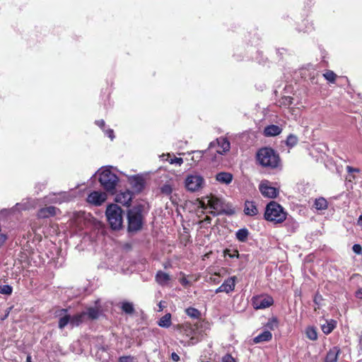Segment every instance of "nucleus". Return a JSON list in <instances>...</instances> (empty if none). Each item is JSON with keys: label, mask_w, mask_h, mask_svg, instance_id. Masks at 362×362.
<instances>
[{"label": "nucleus", "mask_w": 362, "mask_h": 362, "mask_svg": "<svg viewBox=\"0 0 362 362\" xmlns=\"http://www.w3.org/2000/svg\"><path fill=\"white\" fill-rule=\"evenodd\" d=\"M257 160L262 166L272 169L278 168L281 163L279 154L268 147L262 148L257 151Z\"/></svg>", "instance_id": "obj_1"}, {"label": "nucleus", "mask_w": 362, "mask_h": 362, "mask_svg": "<svg viewBox=\"0 0 362 362\" xmlns=\"http://www.w3.org/2000/svg\"><path fill=\"white\" fill-rule=\"evenodd\" d=\"M358 294L359 297H360L361 298H362V291H359Z\"/></svg>", "instance_id": "obj_54"}, {"label": "nucleus", "mask_w": 362, "mask_h": 362, "mask_svg": "<svg viewBox=\"0 0 362 362\" xmlns=\"http://www.w3.org/2000/svg\"><path fill=\"white\" fill-rule=\"evenodd\" d=\"M11 309H12V307H9L6 309L4 317L1 318L2 320H5L8 316Z\"/></svg>", "instance_id": "obj_47"}, {"label": "nucleus", "mask_w": 362, "mask_h": 362, "mask_svg": "<svg viewBox=\"0 0 362 362\" xmlns=\"http://www.w3.org/2000/svg\"><path fill=\"white\" fill-rule=\"evenodd\" d=\"M175 189V182L173 180H168L160 187V191L163 195L170 196Z\"/></svg>", "instance_id": "obj_14"}, {"label": "nucleus", "mask_w": 362, "mask_h": 362, "mask_svg": "<svg viewBox=\"0 0 362 362\" xmlns=\"http://www.w3.org/2000/svg\"><path fill=\"white\" fill-rule=\"evenodd\" d=\"M346 169V171L349 173H359L360 172V170L358 168H353V167L349 166V165H347Z\"/></svg>", "instance_id": "obj_43"}, {"label": "nucleus", "mask_w": 362, "mask_h": 362, "mask_svg": "<svg viewBox=\"0 0 362 362\" xmlns=\"http://www.w3.org/2000/svg\"><path fill=\"white\" fill-rule=\"evenodd\" d=\"M314 206L317 210H325L327 208L328 204L325 198L320 197L315 199Z\"/></svg>", "instance_id": "obj_28"}, {"label": "nucleus", "mask_w": 362, "mask_h": 362, "mask_svg": "<svg viewBox=\"0 0 362 362\" xmlns=\"http://www.w3.org/2000/svg\"><path fill=\"white\" fill-rule=\"evenodd\" d=\"M158 325L161 327H169L171 325V315L170 313H167L163 315L159 320Z\"/></svg>", "instance_id": "obj_26"}, {"label": "nucleus", "mask_w": 362, "mask_h": 362, "mask_svg": "<svg viewBox=\"0 0 362 362\" xmlns=\"http://www.w3.org/2000/svg\"><path fill=\"white\" fill-rule=\"evenodd\" d=\"M54 198L50 200L55 203H62L63 202H68L71 199V197L67 192H60L57 195L54 194Z\"/></svg>", "instance_id": "obj_23"}, {"label": "nucleus", "mask_w": 362, "mask_h": 362, "mask_svg": "<svg viewBox=\"0 0 362 362\" xmlns=\"http://www.w3.org/2000/svg\"><path fill=\"white\" fill-rule=\"evenodd\" d=\"M186 314L193 318V319H199L201 316V313L199 310L194 308H188L185 310Z\"/></svg>", "instance_id": "obj_31"}, {"label": "nucleus", "mask_w": 362, "mask_h": 362, "mask_svg": "<svg viewBox=\"0 0 362 362\" xmlns=\"http://www.w3.org/2000/svg\"><path fill=\"white\" fill-rule=\"evenodd\" d=\"M221 292H224V290L223 288H222V285H221L218 288H217L215 291V293H221Z\"/></svg>", "instance_id": "obj_50"}, {"label": "nucleus", "mask_w": 362, "mask_h": 362, "mask_svg": "<svg viewBox=\"0 0 362 362\" xmlns=\"http://www.w3.org/2000/svg\"><path fill=\"white\" fill-rule=\"evenodd\" d=\"M180 283L183 286H187L189 284V281L186 278H182L180 279Z\"/></svg>", "instance_id": "obj_49"}, {"label": "nucleus", "mask_w": 362, "mask_h": 362, "mask_svg": "<svg viewBox=\"0 0 362 362\" xmlns=\"http://www.w3.org/2000/svg\"><path fill=\"white\" fill-rule=\"evenodd\" d=\"M204 151H194L193 153H194V156H193V159L194 158V156H196L197 158H201L202 156H203V154H204Z\"/></svg>", "instance_id": "obj_44"}, {"label": "nucleus", "mask_w": 362, "mask_h": 362, "mask_svg": "<svg viewBox=\"0 0 362 362\" xmlns=\"http://www.w3.org/2000/svg\"><path fill=\"white\" fill-rule=\"evenodd\" d=\"M128 228L130 231H137L142 226V215L139 208H133L128 211Z\"/></svg>", "instance_id": "obj_6"}, {"label": "nucleus", "mask_w": 362, "mask_h": 362, "mask_svg": "<svg viewBox=\"0 0 362 362\" xmlns=\"http://www.w3.org/2000/svg\"><path fill=\"white\" fill-rule=\"evenodd\" d=\"M155 279L156 281L162 286H166L171 280L168 274L160 270L156 273Z\"/></svg>", "instance_id": "obj_15"}, {"label": "nucleus", "mask_w": 362, "mask_h": 362, "mask_svg": "<svg viewBox=\"0 0 362 362\" xmlns=\"http://www.w3.org/2000/svg\"><path fill=\"white\" fill-rule=\"evenodd\" d=\"M305 334L306 337L310 340L315 341L317 339V330L313 327H308L306 328Z\"/></svg>", "instance_id": "obj_33"}, {"label": "nucleus", "mask_w": 362, "mask_h": 362, "mask_svg": "<svg viewBox=\"0 0 362 362\" xmlns=\"http://www.w3.org/2000/svg\"><path fill=\"white\" fill-rule=\"evenodd\" d=\"M252 305L255 309H264L273 304V298L269 296H259L252 298Z\"/></svg>", "instance_id": "obj_10"}, {"label": "nucleus", "mask_w": 362, "mask_h": 362, "mask_svg": "<svg viewBox=\"0 0 362 362\" xmlns=\"http://www.w3.org/2000/svg\"><path fill=\"white\" fill-rule=\"evenodd\" d=\"M273 322L276 324L277 323V321L276 320H273Z\"/></svg>", "instance_id": "obj_55"}, {"label": "nucleus", "mask_w": 362, "mask_h": 362, "mask_svg": "<svg viewBox=\"0 0 362 362\" xmlns=\"http://www.w3.org/2000/svg\"><path fill=\"white\" fill-rule=\"evenodd\" d=\"M281 132V129L277 125H269L265 127L264 134L267 136H272L279 135Z\"/></svg>", "instance_id": "obj_20"}, {"label": "nucleus", "mask_w": 362, "mask_h": 362, "mask_svg": "<svg viewBox=\"0 0 362 362\" xmlns=\"http://www.w3.org/2000/svg\"><path fill=\"white\" fill-rule=\"evenodd\" d=\"M340 350L338 347H333L327 354L325 362H337Z\"/></svg>", "instance_id": "obj_19"}, {"label": "nucleus", "mask_w": 362, "mask_h": 362, "mask_svg": "<svg viewBox=\"0 0 362 362\" xmlns=\"http://www.w3.org/2000/svg\"><path fill=\"white\" fill-rule=\"evenodd\" d=\"M130 183L136 192H140L144 188V180L138 176H134L130 180Z\"/></svg>", "instance_id": "obj_21"}, {"label": "nucleus", "mask_w": 362, "mask_h": 362, "mask_svg": "<svg viewBox=\"0 0 362 362\" xmlns=\"http://www.w3.org/2000/svg\"><path fill=\"white\" fill-rule=\"evenodd\" d=\"M26 362H32L31 361V356H28L27 358H26Z\"/></svg>", "instance_id": "obj_53"}, {"label": "nucleus", "mask_w": 362, "mask_h": 362, "mask_svg": "<svg viewBox=\"0 0 362 362\" xmlns=\"http://www.w3.org/2000/svg\"><path fill=\"white\" fill-rule=\"evenodd\" d=\"M13 291V288L9 285L0 286V293L11 295Z\"/></svg>", "instance_id": "obj_37"}, {"label": "nucleus", "mask_w": 362, "mask_h": 362, "mask_svg": "<svg viewBox=\"0 0 362 362\" xmlns=\"http://www.w3.org/2000/svg\"><path fill=\"white\" fill-rule=\"evenodd\" d=\"M83 215H84V213H78V214H76V216L77 218L80 219V218H83Z\"/></svg>", "instance_id": "obj_51"}, {"label": "nucleus", "mask_w": 362, "mask_h": 362, "mask_svg": "<svg viewBox=\"0 0 362 362\" xmlns=\"http://www.w3.org/2000/svg\"><path fill=\"white\" fill-rule=\"evenodd\" d=\"M86 313L89 319L95 320L99 317L100 311L96 308H89Z\"/></svg>", "instance_id": "obj_30"}, {"label": "nucleus", "mask_w": 362, "mask_h": 362, "mask_svg": "<svg viewBox=\"0 0 362 362\" xmlns=\"http://www.w3.org/2000/svg\"><path fill=\"white\" fill-rule=\"evenodd\" d=\"M170 164H177L180 166L183 163V159L182 158L175 157L174 158H170L169 160Z\"/></svg>", "instance_id": "obj_39"}, {"label": "nucleus", "mask_w": 362, "mask_h": 362, "mask_svg": "<svg viewBox=\"0 0 362 362\" xmlns=\"http://www.w3.org/2000/svg\"><path fill=\"white\" fill-rule=\"evenodd\" d=\"M107 199V194L105 192L94 191L87 198V202L95 206H100Z\"/></svg>", "instance_id": "obj_11"}, {"label": "nucleus", "mask_w": 362, "mask_h": 362, "mask_svg": "<svg viewBox=\"0 0 362 362\" xmlns=\"http://www.w3.org/2000/svg\"><path fill=\"white\" fill-rule=\"evenodd\" d=\"M221 362H235V361L231 355L226 354L222 357Z\"/></svg>", "instance_id": "obj_40"}, {"label": "nucleus", "mask_w": 362, "mask_h": 362, "mask_svg": "<svg viewBox=\"0 0 362 362\" xmlns=\"http://www.w3.org/2000/svg\"><path fill=\"white\" fill-rule=\"evenodd\" d=\"M185 183L188 191L197 192L204 187V180L200 175L191 174L186 177Z\"/></svg>", "instance_id": "obj_7"}, {"label": "nucleus", "mask_w": 362, "mask_h": 362, "mask_svg": "<svg viewBox=\"0 0 362 362\" xmlns=\"http://www.w3.org/2000/svg\"><path fill=\"white\" fill-rule=\"evenodd\" d=\"M244 212L247 216H255L258 214V210L253 202L246 201L245 203Z\"/></svg>", "instance_id": "obj_18"}, {"label": "nucleus", "mask_w": 362, "mask_h": 362, "mask_svg": "<svg viewBox=\"0 0 362 362\" xmlns=\"http://www.w3.org/2000/svg\"><path fill=\"white\" fill-rule=\"evenodd\" d=\"M358 225L362 226V214L359 216L358 219Z\"/></svg>", "instance_id": "obj_52"}, {"label": "nucleus", "mask_w": 362, "mask_h": 362, "mask_svg": "<svg viewBox=\"0 0 362 362\" xmlns=\"http://www.w3.org/2000/svg\"><path fill=\"white\" fill-rule=\"evenodd\" d=\"M298 143V137L293 134H290L286 139V144L288 146H294Z\"/></svg>", "instance_id": "obj_36"}, {"label": "nucleus", "mask_w": 362, "mask_h": 362, "mask_svg": "<svg viewBox=\"0 0 362 362\" xmlns=\"http://www.w3.org/2000/svg\"><path fill=\"white\" fill-rule=\"evenodd\" d=\"M317 300H319V298H315V303H317Z\"/></svg>", "instance_id": "obj_56"}, {"label": "nucleus", "mask_w": 362, "mask_h": 362, "mask_svg": "<svg viewBox=\"0 0 362 362\" xmlns=\"http://www.w3.org/2000/svg\"><path fill=\"white\" fill-rule=\"evenodd\" d=\"M272 338V334L269 331H264L254 338V342L257 344L263 341H269Z\"/></svg>", "instance_id": "obj_22"}, {"label": "nucleus", "mask_w": 362, "mask_h": 362, "mask_svg": "<svg viewBox=\"0 0 362 362\" xmlns=\"http://www.w3.org/2000/svg\"><path fill=\"white\" fill-rule=\"evenodd\" d=\"M207 204L210 209H213L210 213L213 216H218L220 214H232L233 211L232 210L227 211L226 209V204L224 201L212 194L204 197L202 202V208L205 209V204Z\"/></svg>", "instance_id": "obj_3"}, {"label": "nucleus", "mask_w": 362, "mask_h": 362, "mask_svg": "<svg viewBox=\"0 0 362 362\" xmlns=\"http://www.w3.org/2000/svg\"><path fill=\"white\" fill-rule=\"evenodd\" d=\"M86 316V313L82 312L79 314L74 315L73 317H71V325L73 326L79 325L84 320Z\"/></svg>", "instance_id": "obj_25"}, {"label": "nucleus", "mask_w": 362, "mask_h": 362, "mask_svg": "<svg viewBox=\"0 0 362 362\" xmlns=\"http://www.w3.org/2000/svg\"><path fill=\"white\" fill-rule=\"evenodd\" d=\"M259 189L264 197L271 199L276 197L279 193L278 189L271 186L268 180L262 181L259 184Z\"/></svg>", "instance_id": "obj_9"}, {"label": "nucleus", "mask_w": 362, "mask_h": 362, "mask_svg": "<svg viewBox=\"0 0 362 362\" xmlns=\"http://www.w3.org/2000/svg\"><path fill=\"white\" fill-rule=\"evenodd\" d=\"M317 300H319V298H315V303H317Z\"/></svg>", "instance_id": "obj_57"}, {"label": "nucleus", "mask_w": 362, "mask_h": 362, "mask_svg": "<svg viewBox=\"0 0 362 362\" xmlns=\"http://www.w3.org/2000/svg\"><path fill=\"white\" fill-rule=\"evenodd\" d=\"M106 134L112 140L115 138L114 132L112 129H108Z\"/></svg>", "instance_id": "obj_46"}, {"label": "nucleus", "mask_w": 362, "mask_h": 362, "mask_svg": "<svg viewBox=\"0 0 362 362\" xmlns=\"http://www.w3.org/2000/svg\"><path fill=\"white\" fill-rule=\"evenodd\" d=\"M230 148L229 141L225 137H219L209 144L208 151L211 152L214 149L217 154L224 155Z\"/></svg>", "instance_id": "obj_8"}, {"label": "nucleus", "mask_w": 362, "mask_h": 362, "mask_svg": "<svg viewBox=\"0 0 362 362\" xmlns=\"http://www.w3.org/2000/svg\"><path fill=\"white\" fill-rule=\"evenodd\" d=\"M264 216L268 221L280 223L286 220V213L279 204L271 202L266 206Z\"/></svg>", "instance_id": "obj_2"}, {"label": "nucleus", "mask_w": 362, "mask_h": 362, "mask_svg": "<svg viewBox=\"0 0 362 362\" xmlns=\"http://www.w3.org/2000/svg\"><path fill=\"white\" fill-rule=\"evenodd\" d=\"M236 276H233L227 279L221 285L224 292L228 293L233 291L235 287Z\"/></svg>", "instance_id": "obj_17"}, {"label": "nucleus", "mask_w": 362, "mask_h": 362, "mask_svg": "<svg viewBox=\"0 0 362 362\" xmlns=\"http://www.w3.org/2000/svg\"><path fill=\"white\" fill-rule=\"evenodd\" d=\"M353 251L356 253V254H361L362 252V247L360 245L358 244H355L354 245L353 247Z\"/></svg>", "instance_id": "obj_42"}, {"label": "nucleus", "mask_w": 362, "mask_h": 362, "mask_svg": "<svg viewBox=\"0 0 362 362\" xmlns=\"http://www.w3.org/2000/svg\"><path fill=\"white\" fill-rule=\"evenodd\" d=\"M95 123L100 127H103L105 126V121L103 119L97 120L95 121Z\"/></svg>", "instance_id": "obj_48"}, {"label": "nucleus", "mask_w": 362, "mask_h": 362, "mask_svg": "<svg viewBox=\"0 0 362 362\" xmlns=\"http://www.w3.org/2000/svg\"><path fill=\"white\" fill-rule=\"evenodd\" d=\"M35 202L34 200H28L25 202L23 203H18L16 205V207L18 209L21 210H28L32 208H35Z\"/></svg>", "instance_id": "obj_27"}, {"label": "nucleus", "mask_w": 362, "mask_h": 362, "mask_svg": "<svg viewBox=\"0 0 362 362\" xmlns=\"http://www.w3.org/2000/svg\"><path fill=\"white\" fill-rule=\"evenodd\" d=\"M171 358L173 361H178L180 360V356L175 352H173L172 354H171Z\"/></svg>", "instance_id": "obj_45"}, {"label": "nucleus", "mask_w": 362, "mask_h": 362, "mask_svg": "<svg viewBox=\"0 0 362 362\" xmlns=\"http://www.w3.org/2000/svg\"><path fill=\"white\" fill-rule=\"evenodd\" d=\"M249 235L248 230L246 228L239 229L236 232V238L240 242H245Z\"/></svg>", "instance_id": "obj_29"}, {"label": "nucleus", "mask_w": 362, "mask_h": 362, "mask_svg": "<svg viewBox=\"0 0 362 362\" xmlns=\"http://www.w3.org/2000/svg\"><path fill=\"white\" fill-rule=\"evenodd\" d=\"M121 308L123 312L127 314L132 315L134 313V305L129 302H123L122 303Z\"/></svg>", "instance_id": "obj_32"}, {"label": "nucleus", "mask_w": 362, "mask_h": 362, "mask_svg": "<svg viewBox=\"0 0 362 362\" xmlns=\"http://www.w3.org/2000/svg\"><path fill=\"white\" fill-rule=\"evenodd\" d=\"M132 196L133 194L129 190L121 191L116 194L115 202L124 206H129Z\"/></svg>", "instance_id": "obj_12"}, {"label": "nucleus", "mask_w": 362, "mask_h": 362, "mask_svg": "<svg viewBox=\"0 0 362 362\" xmlns=\"http://www.w3.org/2000/svg\"><path fill=\"white\" fill-rule=\"evenodd\" d=\"M119 362H134V357L131 356H121Z\"/></svg>", "instance_id": "obj_41"}, {"label": "nucleus", "mask_w": 362, "mask_h": 362, "mask_svg": "<svg viewBox=\"0 0 362 362\" xmlns=\"http://www.w3.org/2000/svg\"><path fill=\"white\" fill-rule=\"evenodd\" d=\"M69 323L71 324V316L68 314L66 315H63L61 318L59 319V328L62 329Z\"/></svg>", "instance_id": "obj_34"}, {"label": "nucleus", "mask_w": 362, "mask_h": 362, "mask_svg": "<svg viewBox=\"0 0 362 362\" xmlns=\"http://www.w3.org/2000/svg\"><path fill=\"white\" fill-rule=\"evenodd\" d=\"M54 315L55 317H59V319L63 315H67V310L66 309H64V308L57 309L54 311Z\"/></svg>", "instance_id": "obj_38"}, {"label": "nucleus", "mask_w": 362, "mask_h": 362, "mask_svg": "<svg viewBox=\"0 0 362 362\" xmlns=\"http://www.w3.org/2000/svg\"><path fill=\"white\" fill-rule=\"evenodd\" d=\"M107 221L112 230H119L122 226V210L117 204L109 205L105 211Z\"/></svg>", "instance_id": "obj_4"}, {"label": "nucleus", "mask_w": 362, "mask_h": 362, "mask_svg": "<svg viewBox=\"0 0 362 362\" xmlns=\"http://www.w3.org/2000/svg\"><path fill=\"white\" fill-rule=\"evenodd\" d=\"M324 77L329 82L334 83L336 80L337 75L330 70L327 71L324 74Z\"/></svg>", "instance_id": "obj_35"}, {"label": "nucleus", "mask_w": 362, "mask_h": 362, "mask_svg": "<svg viewBox=\"0 0 362 362\" xmlns=\"http://www.w3.org/2000/svg\"><path fill=\"white\" fill-rule=\"evenodd\" d=\"M59 211L54 206H50L45 208L40 209L37 212V216L40 218H46L50 216H53L57 214V211Z\"/></svg>", "instance_id": "obj_13"}, {"label": "nucleus", "mask_w": 362, "mask_h": 362, "mask_svg": "<svg viewBox=\"0 0 362 362\" xmlns=\"http://www.w3.org/2000/svg\"><path fill=\"white\" fill-rule=\"evenodd\" d=\"M233 176L227 172H221L216 174V180L221 184L228 185L233 180Z\"/></svg>", "instance_id": "obj_16"}, {"label": "nucleus", "mask_w": 362, "mask_h": 362, "mask_svg": "<svg viewBox=\"0 0 362 362\" xmlns=\"http://www.w3.org/2000/svg\"><path fill=\"white\" fill-rule=\"evenodd\" d=\"M337 325V322L335 320H331L329 321H326V322L321 325V328L322 332L325 334H328L332 332V330L335 328Z\"/></svg>", "instance_id": "obj_24"}, {"label": "nucleus", "mask_w": 362, "mask_h": 362, "mask_svg": "<svg viewBox=\"0 0 362 362\" xmlns=\"http://www.w3.org/2000/svg\"><path fill=\"white\" fill-rule=\"evenodd\" d=\"M99 182L106 191L113 193L118 182V177L111 170L105 169L100 173Z\"/></svg>", "instance_id": "obj_5"}]
</instances>
